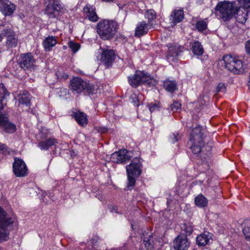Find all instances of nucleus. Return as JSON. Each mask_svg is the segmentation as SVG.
Segmentation results:
<instances>
[{
	"label": "nucleus",
	"instance_id": "42",
	"mask_svg": "<svg viewBox=\"0 0 250 250\" xmlns=\"http://www.w3.org/2000/svg\"><path fill=\"white\" fill-rule=\"evenodd\" d=\"M240 6L244 8L248 9L250 8V0H236Z\"/></svg>",
	"mask_w": 250,
	"mask_h": 250
},
{
	"label": "nucleus",
	"instance_id": "16",
	"mask_svg": "<svg viewBox=\"0 0 250 250\" xmlns=\"http://www.w3.org/2000/svg\"><path fill=\"white\" fill-rule=\"evenodd\" d=\"M183 47L181 45L170 44L167 51V59L169 61L175 62L179 53L183 51Z\"/></svg>",
	"mask_w": 250,
	"mask_h": 250
},
{
	"label": "nucleus",
	"instance_id": "8",
	"mask_svg": "<svg viewBox=\"0 0 250 250\" xmlns=\"http://www.w3.org/2000/svg\"><path fill=\"white\" fill-rule=\"evenodd\" d=\"M36 60L31 53L21 54L18 63L24 70L34 69L36 67Z\"/></svg>",
	"mask_w": 250,
	"mask_h": 250
},
{
	"label": "nucleus",
	"instance_id": "1",
	"mask_svg": "<svg viewBox=\"0 0 250 250\" xmlns=\"http://www.w3.org/2000/svg\"><path fill=\"white\" fill-rule=\"evenodd\" d=\"M119 28L118 23L113 20H104L97 25V31L100 38L104 40L113 39Z\"/></svg>",
	"mask_w": 250,
	"mask_h": 250
},
{
	"label": "nucleus",
	"instance_id": "35",
	"mask_svg": "<svg viewBox=\"0 0 250 250\" xmlns=\"http://www.w3.org/2000/svg\"><path fill=\"white\" fill-rule=\"evenodd\" d=\"M2 35V37H6L7 38H9L10 37H12L16 35L15 32L13 30V29L11 28H6L4 29L2 33L0 34Z\"/></svg>",
	"mask_w": 250,
	"mask_h": 250
},
{
	"label": "nucleus",
	"instance_id": "25",
	"mask_svg": "<svg viewBox=\"0 0 250 250\" xmlns=\"http://www.w3.org/2000/svg\"><path fill=\"white\" fill-rule=\"evenodd\" d=\"M151 233L148 234L145 233L143 234L142 238L143 240V243L145 247L148 250H152L153 248V240L151 238Z\"/></svg>",
	"mask_w": 250,
	"mask_h": 250
},
{
	"label": "nucleus",
	"instance_id": "51",
	"mask_svg": "<svg viewBox=\"0 0 250 250\" xmlns=\"http://www.w3.org/2000/svg\"><path fill=\"white\" fill-rule=\"evenodd\" d=\"M3 38L2 37V35L0 34V42L2 41Z\"/></svg>",
	"mask_w": 250,
	"mask_h": 250
},
{
	"label": "nucleus",
	"instance_id": "5",
	"mask_svg": "<svg viewBox=\"0 0 250 250\" xmlns=\"http://www.w3.org/2000/svg\"><path fill=\"white\" fill-rule=\"evenodd\" d=\"M70 88L71 91L75 93H80L82 92H85L88 94H95V87L92 83H87L79 77L73 78L70 81Z\"/></svg>",
	"mask_w": 250,
	"mask_h": 250
},
{
	"label": "nucleus",
	"instance_id": "3",
	"mask_svg": "<svg viewBox=\"0 0 250 250\" xmlns=\"http://www.w3.org/2000/svg\"><path fill=\"white\" fill-rule=\"evenodd\" d=\"M216 9L220 18L224 21H227L238 12V8L234 2L224 1L218 4Z\"/></svg>",
	"mask_w": 250,
	"mask_h": 250
},
{
	"label": "nucleus",
	"instance_id": "44",
	"mask_svg": "<svg viewBox=\"0 0 250 250\" xmlns=\"http://www.w3.org/2000/svg\"><path fill=\"white\" fill-rule=\"evenodd\" d=\"M148 107L151 112L158 110L159 109V104L150 103L148 105Z\"/></svg>",
	"mask_w": 250,
	"mask_h": 250
},
{
	"label": "nucleus",
	"instance_id": "10",
	"mask_svg": "<svg viewBox=\"0 0 250 250\" xmlns=\"http://www.w3.org/2000/svg\"><path fill=\"white\" fill-rule=\"evenodd\" d=\"M133 156V152L126 149L120 150L111 155V160L116 163H125Z\"/></svg>",
	"mask_w": 250,
	"mask_h": 250
},
{
	"label": "nucleus",
	"instance_id": "54",
	"mask_svg": "<svg viewBox=\"0 0 250 250\" xmlns=\"http://www.w3.org/2000/svg\"><path fill=\"white\" fill-rule=\"evenodd\" d=\"M0 250H3V249L0 247Z\"/></svg>",
	"mask_w": 250,
	"mask_h": 250
},
{
	"label": "nucleus",
	"instance_id": "17",
	"mask_svg": "<svg viewBox=\"0 0 250 250\" xmlns=\"http://www.w3.org/2000/svg\"><path fill=\"white\" fill-rule=\"evenodd\" d=\"M83 13L86 18L93 22H96L99 19L95 11V8L90 5L87 4L83 8Z\"/></svg>",
	"mask_w": 250,
	"mask_h": 250
},
{
	"label": "nucleus",
	"instance_id": "26",
	"mask_svg": "<svg viewBox=\"0 0 250 250\" xmlns=\"http://www.w3.org/2000/svg\"><path fill=\"white\" fill-rule=\"evenodd\" d=\"M74 117L77 123L82 126L86 125L88 123L86 115L83 112H76L74 113Z\"/></svg>",
	"mask_w": 250,
	"mask_h": 250
},
{
	"label": "nucleus",
	"instance_id": "23",
	"mask_svg": "<svg viewBox=\"0 0 250 250\" xmlns=\"http://www.w3.org/2000/svg\"><path fill=\"white\" fill-rule=\"evenodd\" d=\"M191 50L193 54L196 56H201L204 53V48L201 42L195 41L190 44Z\"/></svg>",
	"mask_w": 250,
	"mask_h": 250
},
{
	"label": "nucleus",
	"instance_id": "33",
	"mask_svg": "<svg viewBox=\"0 0 250 250\" xmlns=\"http://www.w3.org/2000/svg\"><path fill=\"white\" fill-rule=\"evenodd\" d=\"M19 102L21 104L28 105L30 103L29 95L27 92L23 93L22 95H21Z\"/></svg>",
	"mask_w": 250,
	"mask_h": 250
},
{
	"label": "nucleus",
	"instance_id": "47",
	"mask_svg": "<svg viewBox=\"0 0 250 250\" xmlns=\"http://www.w3.org/2000/svg\"><path fill=\"white\" fill-rule=\"evenodd\" d=\"M245 49L246 52L250 55V40L246 42L245 43Z\"/></svg>",
	"mask_w": 250,
	"mask_h": 250
},
{
	"label": "nucleus",
	"instance_id": "49",
	"mask_svg": "<svg viewBox=\"0 0 250 250\" xmlns=\"http://www.w3.org/2000/svg\"><path fill=\"white\" fill-rule=\"evenodd\" d=\"M180 139V136L178 134H174L172 142L173 143H174L177 142Z\"/></svg>",
	"mask_w": 250,
	"mask_h": 250
},
{
	"label": "nucleus",
	"instance_id": "46",
	"mask_svg": "<svg viewBox=\"0 0 250 250\" xmlns=\"http://www.w3.org/2000/svg\"><path fill=\"white\" fill-rule=\"evenodd\" d=\"M56 4H60L59 0H44V4L45 6L54 5Z\"/></svg>",
	"mask_w": 250,
	"mask_h": 250
},
{
	"label": "nucleus",
	"instance_id": "30",
	"mask_svg": "<svg viewBox=\"0 0 250 250\" xmlns=\"http://www.w3.org/2000/svg\"><path fill=\"white\" fill-rule=\"evenodd\" d=\"M18 40L16 37V35L7 38L6 45L8 48H14L17 46Z\"/></svg>",
	"mask_w": 250,
	"mask_h": 250
},
{
	"label": "nucleus",
	"instance_id": "52",
	"mask_svg": "<svg viewBox=\"0 0 250 250\" xmlns=\"http://www.w3.org/2000/svg\"><path fill=\"white\" fill-rule=\"evenodd\" d=\"M106 128H104L101 131L102 132H105L106 131Z\"/></svg>",
	"mask_w": 250,
	"mask_h": 250
},
{
	"label": "nucleus",
	"instance_id": "14",
	"mask_svg": "<svg viewBox=\"0 0 250 250\" xmlns=\"http://www.w3.org/2000/svg\"><path fill=\"white\" fill-rule=\"evenodd\" d=\"M63 8L61 4L46 6L44 10V13L49 18H58L62 12Z\"/></svg>",
	"mask_w": 250,
	"mask_h": 250
},
{
	"label": "nucleus",
	"instance_id": "40",
	"mask_svg": "<svg viewBox=\"0 0 250 250\" xmlns=\"http://www.w3.org/2000/svg\"><path fill=\"white\" fill-rule=\"evenodd\" d=\"M196 26L198 31H203L207 28V24L205 21H200L197 22Z\"/></svg>",
	"mask_w": 250,
	"mask_h": 250
},
{
	"label": "nucleus",
	"instance_id": "28",
	"mask_svg": "<svg viewBox=\"0 0 250 250\" xmlns=\"http://www.w3.org/2000/svg\"><path fill=\"white\" fill-rule=\"evenodd\" d=\"M164 88L168 92L172 93L177 89V83L175 81L167 80L164 82Z\"/></svg>",
	"mask_w": 250,
	"mask_h": 250
},
{
	"label": "nucleus",
	"instance_id": "24",
	"mask_svg": "<svg viewBox=\"0 0 250 250\" xmlns=\"http://www.w3.org/2000/svg\"><path fill=\"white\" fill-rule=\"evenodd\" d=\"M58 142L56 139L50 138L39 143L38 146L42 150H47L51 146L56 145Z\"/></svg>",
	"mask_w": 250,
	"mask_h": 250
},
{
	"label": "nucleus",
	"instance_id": "34",
	"mask_svg": "<svg viewBox=\"0 0 250 250\" xmlns=\"http://www.w3.org/2000/svg\"><path fill=\"white\" fill-rule=\"evenodd\" d=\"M248 17V13L247 12H242L241 14L237 13V15L235 17L236 21L237 22L244 24L246 22Z\"/></svg>",
	"mask_w": 250,
	"mask_h": 250
},
{
	"label": "nucleus",
	"instance_id": "37",
	"mask_svg": "<svg viewBox=\"0 0 250 250\" xmlns=\"http://www.w3.org/2000/svg\"><path fill=\"white\" fill-rule=\"evenodd\" d=\"M227 84L225 83H219L216 88V92L217 93L222 92L223 93H226L227 90Z\"/></svg>",
	"mask_w": 250,
	"mask_h": 250
},
{
	"label": "nucleus",
	"instance_id": "15",
	"mask_svg": "<svg viewBox=\"0 0 250 250\" xmlns=\"http://www.w3.org/2000/svg\"><path fill=\"white\" fill-rule=\"evenodd\" d=\"M16 10V5L9 0H0V11L4 16L11 15Z\"/></svg>",
	"mask_w": 250,
	"mask_h": 250
},
{
	"label": "nucleus",
	"instance_id": "38",
	"mask_svg": "<svg viewBox=\"0 0 250 250\" xmlns=\"http://www.w3.org/2000/svg\"><path fill=\"white\" fill-rule=\"evenodd\" d=\"M68 46L74 53H76L80 47L79 43L72 41L69 42Z\"/></svg>",
	"mask_w": 250,
	"mask_h": 250
},
{
	"label": "nucleus",
	"instance_id": "29",
	"mask_svg": "<svg viewBox=\"0 0 250 250\" xmlns=\"http://www.w3.org/2000/svg\"><path fill=\"white\" fill-rule=\"evenodd\" d=\"M194 202L196 206L201 208L207 207L208 204V200L202 194L198 195L196 197Z\"/></svg>",
	"mask_w": 250,
	"mask_h": 250
},
{
	"label": "nucleus",
	"instance_id": "31",
	"mask_svg": "<svg viewBox=\"0 0 250 250\" xmlns=\"http://www.w3.org/2000/svg\"><path fill=\"white\" fill-rule=\"evenodd\" d=\"M145 17L148 19V23H149L152 25V22L154 21L156 17V13L155 11L153 9H149L146 11L145 14Z\"/></svg>",
	"mask_w": 250,
	"mask_h": 250
},
{
	"label": "nucleus",
	"instance_id": "19",
	"mask_svg": "<svg viewBox=\"0 0 250 250\" xmlns=\"http://www.w3.org/2000/svg\"><path fill=\"white\" fill-rule=\"evenodd\" d=\"M184 12L182 9H175L170 16V20L173 24L181 22L184 19Z\"/></svg>",
	"mask_w": 250,
	"mask_h": 250
},
{
	"label": "nucleus",
	"instance_id": "4",
	"mask_svg": "<svg viewBox=\"0 0 250 250\" xmlns=\"http://www.w3.org/2000/svg\"><path fill=\"white\" fill-rule=\"evenodd\" d=\"M142 165L140 158L137 157L133 159L131 163L126 166L128 186H134L136 178L138 177L142 173Z\"/></svg>",
	"mask_w": 250,
	"mask_h": 250
},
{
	"label": "nucleus",
	"instance_id": "22",
	"mask_svg": "<svg viewBox=\"0 0 250 250\" xmlns=\"http://www.w3.org/2000/svg\"><path fill=\"white\" fill-rule=\"evenodd\" d=\"M211 238V234L206 231L198 235L196 237V242L198 246H205Z\"/></svg>",
	"mask_w": 250,
	"mask_h": 250
},
{
	"label": "nucleus",
	"instance_id": "32",
	"mask_svg": "<svg viewBox=\"0 0 250 250\" xmlns=\"http://www.w3.org/2000/svg\"><path fill=\"white\" fill-rule=\"evenodd\" d=\"M182 230L184 233H181V234H184L187 237L192 233L193 227L190 223H185L184 224L183 227L182 228Z\"/></svg>",
	"mask_w": 250,
	"mask_h": 250
},
{
	"label": "nucleus",
	"instance_id": "13",
	"mask_svg": "<svg viewBox=\"0 0 250 250\" xmlns=\"http://www.w3.org/2000/svg\"><path fill=\"white\" fill-rule=\"evenodd\" d=\"M0 127L6 133H12L16 131V125L9 121L6 114L0 115Z\"/></svg>",
	"mask_w": 250,
	"mask_h": 250
},
{
	"label": "nucleus",
	"instance_id": "50",
	"mask_svg": "<svg viewBox=\"0 0 250 250\" xmlns=\"http://www.w3.org/2000/svg\"><path fill=\"white\" fill-rule=\"evenodd\" d=\"M108 208L111 211H115V212H117V208L115 206L110 205L108 206Z\"/></svg>",
	"mask_w": 250,
	"mask_h": 250
},
{
	"label": "nucleus",
	"instance_id": "20",
	"mask_svg": "<svg viewBox=\"0 0 250 250\" xmlns=\"http://www.w3.org/2000/svg\"><path fill=\"white\" fill-rule=\"evenodd\" d=\"M203 135L201 127L196 125L190 133V141H203Z\"/></svg>",
	"mask_w": 250,
	"mask_h": 250
},
{
	"label": "nucleus",
	"instance_id": "6",
	"mask_svg": "<svg viewBox=\"0 0 250 250\" xmlns=\"http://www.w3.org/2000/svg\"><path fill=\"white\" fill-rule=\"evenodd\" d=\"M128 82L133 87H136L142 84L153 85L156 83L150 76L142 71H137L132 77H129Z\"/></svg>",
	"mask_w": 250,
	"mask_h": 250
},
{
	"label": "nucleus",
	"instance_id": "27",
	"mask_svg": "<svg viewBox=\"0 0 250 250\" xmlns=\"http://www.w3.org/2000/svg\"><path fill=\"white\" fill-rule=\"evenodd\" d=\"M243 233L245 240L250 243V220H245L243 224Z\"/></svg>",
	"mask_w": 250,
	"mask_h": 250
},
{
	"label": "nucleus",
	"instance_id": "53",
	"mask_svg": "<svg viewBox=\"0 0 250 250\" xmlns=\"http://www.w3.org/2000/svg\"><path fill=\"white\" fill-rule=\"evenodd\" d=\"M248 86H249V89H250V80L248 83Z\"/></svg>",
	"mask_w": 250,
	"mask_h": 250
},
{
	"label": "nucleus",
	"instance_id": "18",
	"mask_svg": "<svg viewBox=\"0 0 250 250\" xmlns=\"http://www.w3.org/2000/svg\"><path fill=\"white\" fill-rule=\"evenodd\" d=\"M151 25L143 21L139 23L136 28L135 35L136 36L140 37L147 33L148 29Z\"/></svg>",
	"mask_w": 250,
	"mask_h": 250
},
{
	"label": "nucleus",
	"instance_id": "11",
	"mask_svg": "<svg viewBox=\"0 0 250 250\" xmlns=\"http://www.w3.org/2000/svg\"><path fill=\"white\" fill-rule=\"evenodd\" d=\"M190 242L184 234H180L173 241V248L174 250H188Z\"/></svg>",
	"mask_w": 250,
	"mask_h": 250
},
{
	"label": "nucleus",
	"instance_id": "36",
	"mask_svg": "<svg viewBox=\"0 0 250 250\" xmlns=\"http://www.w3.org/2000/svg\"><path fill=\"white\" fill-rule=\"evenodd\" d=\"M9 95V93L7 91L4 85L2 83H0V99H5Z\"/></svg>",
	"mask_w": 250,
	"mask_h": 250
},
{
	"label": "nucleus",
	"instance_id": "41",
	"mask_svg": "<svg viewBox=\"0 0 250 250\" xmlns=\"http://www.w3.org/2000/svg\"><path fill=\"white\" fill-rule=\"evenodd\" d=\"M0 152L4 154H9L11 152V149L5 144L0 143Z\"/></svg>",
	"mask_w": 250,
	"mask_h": 250
},
{
	"label": "nucleus",
	"instance_id": "39",
	"mask_svg": "<svg viewBox=\"0 0 250 250\" xmlns=\"http://www.w3.org/2000/svg\"><path fill=\"white\" fill-rule=\"evenodd\" d=\"M139 95L136 93H132L130 96L129 100L134 104V105L136 106L139 105Z\"/></svg>",
	"mask_w": 250,
	"mask_h": 250
},
{
	"label": "nucleus",
	"instance_id": "2",
	"mask_svg": "<svg viewBox=\"0 0 250 250\" xmlns=\"http://www.w3.org/2000/svg\"><path fill=\"white\" fill-rule=\"evenodd\" d=\"M190 149L193 154L199 157L203 162H206L212 156V146L208 144L204 145L203 141H190Z\"/></svg>",
	"mask_w": 250,
	"mask_h": 250
},
{
	"label": "nucleus",
	"instance_id": "12",
	"mask_svg": "<svg viewBox=\"0 0 250 250\" xmlns=\"http://www.w3.org/2000/svg\"><path fill=\"white\" fill-rule=\"evenodd\" d=\"M115 59V53L113 49H103L101 61L106 68L112 65Z\"/></svg>",
	"mask_w": 250,
	"mask_h": 250
},
{
	"label": "nucleus",
	"instance_id": "21",
	"mask_svg": "<svg viewBox=\"0 0 250 250\" xmlns=\"http://www.w3.org/2000/svg\"><path fill=\"white\" fill-rule=\"evenodd\" d=\"M57 43L55 37L48 36L43 41L42 45L45 51H49Z\"/></svg>",
	"mask_w": 250,
	"mask_h": 250
},
{
	"label": "nucleus",
	"instance_id": "48",
	"mask_svg": "<svg viewBox=\"0 0 250 250\" xmlns=\"http://www.w3.org/2000/svg\"><path fill=\"white\" fill-rule=\"evenodd\" d=\"M6 102H5V99H0V111L2 109H3L4 106L6 105ZM0 115H2L0 113Z\"/></svg>",
	"mask_w": 250,
	"mask_h": 250
},
{
	"label": "nucleus",
	"instance_id": "7",
	"mask_svg": "<svg viewBox=\"0 0 250 250\" xmlns=\"http://www.w3.org/2000/svg\"><path fill=\"white\" fill-rule=\"evenodd\" d=\"M223 60L225 68L234 74H239L243 71V63L240 60L232 57L230 55L224 56Z\"/></svg>",
	"mask_w": 250,
	"mask_h": 250
},
{
	"label": "nucleus",
	"instance_id": "45",
	"mask_svg": "<svg viewBox=\"0 0 250 250\" xmlns=\"http://www.w3.org/2000/svg\"><path fill=\"white\" fill-rule=\"evenodd\" d=\"M56 74L58 79H66L68 77L67 74H65L63 71H58Z\"/></svg>",
	"mask_w": 250,
	"mask_h": 250
},
{
	"label": "nucleus",
	"instance_id": "9",
	"mask_svg": "<svg viewBox=\"0 0 250 250\" xmlns=\"http://www.w3.org/2000/svg\"><path fill=\"white\" fill-rule=\"evenodd\" d=\"M13 163V171L17 177H25L28 174V168L24 162L21 159L15 157Z\"/></svg>",
	"mask_w": 250,
	"mask_h": 250
},
{
	"label": "nucleus",
	"instance_id": "43",
	"mask_svg": "<svg viewBox=\"0 0 250 250\" xmlns=\"http://www.w3.org/2000/svg\"><path fill=\"white\" fill-rule=\"evenodd\" d=\"M180 108L181 104L177 102H174L170 105L169 110L174 112H177Z\"/></svg>",
	"mask_w": 250,
	"mask_h": 250
}]
</instances>
